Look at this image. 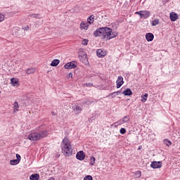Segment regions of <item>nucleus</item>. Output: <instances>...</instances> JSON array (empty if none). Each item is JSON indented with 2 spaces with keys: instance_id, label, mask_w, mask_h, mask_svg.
Segmentation results:
<instances>
[{
  "instance_id": "f257e3e1",
  "label": "nucleus",
  "mask_w": 180,
  "mask_h": 180,
  "mask_svg": "<svg viewBox=\"0 0 180 180\" xmlns=\"http://www.w3.org/2000/svg\"><path fill=\"white\" fill-rule=\"evenodd\" d=\"M94 37H101V36H103L104 39H107V40H110V39H115V37L117 36V32H112V29L108 27H100L94 31Z\"/></svg>"
},
{
  "instance_id": "f03ea898",
  "label": "nucleus",
  "mask_w": 180,
  "mask_h": 180,
  "mask_svg": "<svg viewBox=\"0 0 180 180\" xmlns=\"http://www.w3.org/2000/svg\"><path fill=\"white\" fill-rule=\"evenodd\" d=\"M62 153L65 155V157H70L72 154V147L68 138L63 139L62 143Z\"/></svg>"
},
{
  "instance_id": "7ed1b4c3",
  "label": "nucleus",
  "mask_w": 180,
  "mask_h": 180,
  "mask_svg": "<svg viewBox=\"0 0 180 180\" xmlns=\"http://www.w3.org/2000/svg\"><path fill=\"white\" fill-rule=\"evenodd\" d=\"M47 136V131H40L39 132H33L28 135L27 139L31 141H37Z\"/></svg>"
},
{
  "instance_id": "20e7f679",
  "label": "nucleus",
  "mask_w": 180,
  "mask_h": 180,
  "mask_svg": "<svg viewBox=\"0 0 180 180\" xmlns=\"http://www.w3.org/2000/svg\"><path fill=\"white\" fill-rule=\"evenodd\" d=\"M151 168H153V169H155L157 168H161L162 167V163L161 161H153L152 162L150 165Z\"/></svg>"
},
{
  "instance_id": "39448f33",
  "label": "nucleus",
  "mask_w": 180,
  "mask_h": 180,
  "mask_svg": "<svg viewBox=\"0 0 180 180\" xmlns=\"http://www.w3.org/2000/svg\"><path fill=\"white\" fill-rule=\"evenodd\" d=\"M76 68L77 65H75V63H74V62H69L64 65V68H65V70H72V68Z\"/></svg>"
},
{
  "instance_id": "423d86ee",
  "label": "nucleus",
  "mask_w": 180,
  "mask_h": 180,
  "mask_svg": "<svg viewBox=\"0 0 180 180\" xmlns=\"http://www.w3.org/2000/svg\"><path fill=\"white\" fill-rule=\"evenodd\" d=\"M96 53H97L98 57H100L102 58L105 57V56H106L107 52H106V50H105V49H98L96 51Z\"/></svg>"
},
{
  "instance_id": "0eeeda50",
  "label": "nucleus",
  "mask_w": 180,
  "mask_h": 180,
  "mask_svg": "<svg viewBox=\"0 0 180 180\" xmlns=\"http://www.w3.org/2000/svg\"><path fill=\"white\" fill-rule=\"evenodd\" d=\"M150 15H151L150 11H142V13L141 14V19H147V18H150Z\"/></svg>"
},
{
  "instance_id": "6e6552de",
  "label": "nucleus",
  "mask_w": 180,
  "mask_h": 180,
  "mask_svg": "<svg viewBox=\"0 0 180 180\" xmlns=\"http://www.w3.org/2000/svg\"><path fill=\"white\" fill-rule=\"evenodd\" d=\"M116 84H117V89L120 88V86H122V85L124 84V82L123 81V77L119 76L117 79Z\"/></svg>"
},
{
  "instance_id": "1a4fd4ad",
  "label": "nucleus",
  "mask_w": 180,
  "mask_h": 180,
  "mask_svg": "<svg viewBox=\"0 0 180 180\" xmlns=\"http://www.w3.org/2000/svg\"><path fill=\"white\" fill-rule=\"evenodd\" d=\"M169 18H170V20H172V22H175V20H177V19H178V14L172 12L170 13Z\"/></svg>"
},
{
  "instance_id": "9d476101",
  "label": "nucleus",
  "mask_w": 180,
  "mask_h": 180,
  "mask_svg": "<svg viewBox=\"0 0 180 180\" xmlns=\"http://www.w3.org/2000/svg\"><path fill=\"white\" fill-rule=\"evenodd\" d=\"M146 39L147 41H153L154 40V34L153 33H147L146 34Z\"/></svg>"
},
{
  "instance_id": "9b49d317",
  "label": "nucleus",
  "mask_w": 180,
  "mask_h": 180,
  "mask_svg": "<svg viewBox=\"0 0 180 180\" xmlns=\"http://www.w3.org/2000/svg\"><path fill=\"white\" fill-rule=\"evenodd\" d=\"M72 109H73V112H75V113H76L77 115H78V113H81L82 110V108H81V107L78 105L73 106Z\"/></svg>"
},
{
  "instance_id": "f8f14e48",
  "label": "nucleus",
  "mask_w": 180,
  "mask_h": 180,
  "mask_svg": "<svg viewBox=\"0 0 180 180\" xmlns=\"http://www.w3.org/2000/svg\"><path fill=\"white\" fill-rule=\"evenodd\" d=\"M122 94L124 95V96H130L133 95V91H131V89H127L122 92Z\"/></svg>"
},
{
  "instance_id": "ddd939ff",
  "label": "nucleus",
  "mask_w": 180,
  "mask_h": 180,
  "mask_svg": "<svg viewBox=\"0 0 180 180\" xmlns=\"http://www.w3.org/2000/svg\"><path fill=\"white\" fill-rule=\"evenodd\" d=\"M36 72V68H30L25 70V73L28 75H30V74H34Z\"/></svg>"
},
{
  "instance_id": "4468645a",
  "label": "nucleus",
  "mask_w": 180,
  "mask_h": 180,
  "mask_svg": "<svg viewBox=\"0 0 180 180\" xmlns=\"http://www.w3.org/2000/svg\"><path fill=\"white\" fill-rule=\"evenodd\" d=\"M85 153L82 150L79 151L76 155V158H85Z\"/></svg>"
},
{
  "instance_id": "2eb2a0df",
  "label": "nucleus",
  "mask_w": 180,
  "mask_h": 180,
  "mask_svg": "<svg viewBox=\"0 0 180 180\" xmlns=\"http://www.w3.org/2000/svg\"><path fill=\"white\" fill-rule=\"evenodd\" d=\"M20 162V158H17L15 160H10L11 165H18Z\"/></svg>"
},
{
  "instance_id": "dca6fc26",
  "label": "nucleus",
  "mask_w": 180,
  "mask_h": 180,
  "mask_svg": "<svg viewBox=\"0 0 180 180\" xmlns=\"http://www.w3.org/2000/svg\"><path fill=\"white\" fill-rule=\"evenodd\" d=\"M95 15H90L88 18H87V22L88 23H89V25H92V23H94V22L95 21Z\"/></svg>"
},
{
  "instance_id": "f3484780",
  "label": "nucleus",
  "mask_w": 180,
  "mask_h": 180,
  "mask_svg": "<svg viewBox=\"0 0 180 180\" xmlns=\"http://www.w3.org/2000/svg\"><path fill=\"white\" fill-rule=\"evenodd\" d=\"M88 27H89V25H88V24H85L84 22H82L80 24V29L82 30H88Z\"/></svg>"
},
{
  "instance_id": "a211bd4d",
  "label": "nucleus",
  "mask_w": 180,
  "mask_h": 180,
  "mask_svg": "<svg viewBox=\"0 0 180 180\" xmlns=\"http://www.w3.org/2000/svg\"><path fill=\"white\" fill-rule=\"evenodd\" d=\"M58 64H60V60L54 59L53 60H52V62L51 63V67H57V65H58Z\"/></svg>"
},
{
  "instance_id": "6ab92c4d",
  "label": "nucleus",
  "mask_w": 180,
  "mask_h": 180,
  "mask_svg": "<svg viewBox=\"0 0 180 180\" xmlns=\"http://www.w3.org/2000/svg\"><path fill=\"white\" fill-rule=\"evenodd\" d=\"M40 178V176L39 175V174H32L30 176V180H39Z\"/></svg>"
},
{
  "instance_id": "aec40b11",
  "label": "nucleus",
  "mask_w": 180,
  "mask_h": 180,
  "mask_svg": "<svg viewBox=\"0 0 180 180\" xmlns=\"http://www.w3.org/2000/svg\"><path fill=\"white\" fill-rule=\"evenodd\" d=\"M11 82L13 86H16L19 85V81H18V79H16L15 78H11Z\"/></svg>"
},
{
  "instance_id": "412c9836",
  "label": "nucleus",
  "mask_w": 180,
  "mask_h": 180,
  "mask_svg": "<svg viewBox=\"0 0 180 180\" xmlns=\"http://www.w3.org/2000/svg\"><path fill=\"white\" fill-rule=\"evenodd\" d=\"M124 122H123V120H120L117 122H115L114 124H113V126H115V127H117V126H120V124H124Z\"/></svg>"
},
{
  "instance_id": "4be33fe9",
  "label": "nucleus",
  "mask_w": 180,
  "mask_h": 180,
  "mask_svg": "<svg viewBox=\"0 0 180 180\" xmlns=\"http://www.w3.org/2000/svg\"><path fill=\"white\" fill-rule=\"evenodd\" d=\"M13 109L14 112H19V104L18 103V101H15L13 103Z\"/></svg>"
},
{
  "instance_id": "5701e85b",
  "label": "nucleus",
  "mask_w": 180,
  "mask_h": 180,
  "mask_svg": "<svg viewBox=\"0 0 180 180\" xmlns=\"http://www.w3.org/2000/svg\"><path fill=\"white\" fill-rule=\"evenodd\" d=\"M160 24V20L158 19H155L151 22L152 26H157V25Z\"/></svg>"
},
{
  "instance_id": "b1692460",
  "label": "nucleus",
  "mask_w": 180,
  "mask_h": 180,
  "mask_svg": "<svg viewBox=\"0 0 180 180\" xmlns=\"http://www.w3.org/2000/svg\"><path fill=\"white\" fill-rule=\"evenodd\" d=\"M82 103L83 105H91V103H92V101L88 100V99H84Z\"/></svg>"
},
{
  "instance_id": "393cba45",
  "label": "nucleus",
  "mask_w": 180,
  "mask_h": 180,
  "mask_svg": "<svg viewBox=\"0 0 180 180\" xmlns=\"http://www.w3.org/2000/svg\"><path fill=\"white\" fill-rule=\"evenodd\" d=\"M141 98L143 100H141V102H146L147 101V98H148V94H145L143 96H141Z\"/></svg>"
},
{
  "instance_id": "a878e982",
  "label": "nucleus",
  "mask_w": 180,
  "mask_h": 180,
  "mask_svg": "<svg viewBox=\"0 0 180 180\" xmlns=\"http://www.w3.org/2000/svg\"><path fill=\"white\" fill-rule=\"evenodd\" d=\"M164 143H165V144H166V146H167V147H169V146H171V144H172V142H171V141H169L168 139H165Z\"/></svg>"
},
{
  "instance_id": "bb28decb",
  "label": "nucleus",
  "mask_w": 180,
  "mask_h": 180,
  "mask_svg": "<svg viewBox=\"0 0 180 180\" xmlns=\"http://www.w3.org/2000/svg\"><path fill=\"white\" fill-rule=\"evenodd\" d=\"M129 120H130V117L129 116H125L122 119V122H124V123H127Z\"/></svg>"
},
{
  "instance_id": "cd10ccee",
  "label": "nucleus",
  "mask_w": 180,
  "mask_h": 180,
  "mask_svg": "<svg viewBox=\"0 0 180 180\" xmlns=\"http://www.w3.org/2000/svg\"><path fill=\"white\" fill-rule=\"evenodd\" d=\"M30 16L31 18H34L35 19H39L40 18V14H31Z\"/></svg>"
},
{
  "instance_id": "c85d7f7f",
  "label": "nucleus",
  "mask_w": 180,
  "mask_h": 180,
  "mask_svg": "<svg viewBox=\"0 0 180 180\" xmlns=\"http://www.w3.org/2000/svg\"><path fill=\"white\" fill-rule=\"evenodd\" d=\"M89 42V40L86 39H84L82 41V44L84 45V46H88V43Z\"/></svg>"
},
{
  "instance_id": "c756f323",
  "label": "nucleus",
  "mask_w": 180,
  "mask_h": 180,
  "mask_svg": "<svg viewBox=\"0 0 180 180\" xmlns=\"http://www.w3.org/2000/svg\"><path fill=\"white\" fill-rule=\"evenodd\" d=\"M84 180H93L92 176L87 175L84 178Z\"/></svg>"
},
{
  "instance_id": "7c9ffc66",
  "label": "nucleus",
  "mask_w": 180,
  "mask_h": 180,
  "mask_svg": "<svg viewBox=\"0 0 180 180\" xmlns=\"http://www.w3.org/2000/svg\"><path fill=\"white\" fill-rule=\"evenodd\" d=\"M4 20H5V15H4V14L0 13V22H4Z\"/></svg>"
},
{
  "instance_id": "2f4dec72",
  "label": "nucleus",
  "mask_w": 180,
  "mask_h": 180,
  "mask_svg": "<svg viewBox=\"0 0 180 180\" xmlns=\"http://www.w3.org/2000/svg\"><path fill=\"white\" fill-rule=\"evenodd\" d=\"M89 165H95V158H91L90 159Z\"/></svg>"
},
{
  "instance_id": "473e14b6",
  "label": "nucleus",
  "mask_w": 180,
  "mask_h": 180,
  "mask_svg": "<svg viewBox=\"0 0 180 180\" xmlns=\"http://www.w3.org/2000/svg\"><path fill=\"white\" fill-rule=\"evenodd\" d=\"M120 132L121 134H126V129L124 128H121L120 130Z\"/></svg>"
},
{
  "instance_id": "72a5a7b5",
  "label": "nucleus",
  "mask_w": 180,
  "mask_h": 180,
  "mask_svg": "<svg viewBox=\"0 0 180 180\" xmlns=\"http://www.w3.org/2000/svg\"><path fill=\"white\" fill-rule=\"evenodd\" d=\"M136 175L137 178H140V176H141V171H137L136 172Z\"/></svg>"
},
{
  "instance_id": "f704fd0d",
  "label": "nucleus",
  "mask_w": 180,
  "mask_h": 180,
  "mask_svg": "<svg viewBox=\"0 0 180 180\" xmlns=\"http://www.w3.org/2000/svg\"><path fill=\"white\" fill-rule=\"evenodd\" d=\"M109 96H111L112 98H116L117 94H116L115 92H113V93H112V94H109Z\"/></svg>"
},
{
  "instance_id": "c9c22d12",
  "label": "nucleus",
  "mask_w": 180,
  "mask_h": 180,
  "mask_svg": "<svg viewBox=\"0 0 180 180\" xmlns=\"http://www.w3.org/2000/svg\"><path fill=\"white\" fill-rule=\"evenodd\" d=\"M15 156L16 157V158H20V155L13 153L12 157L15 158Z\"/></svg>"
},
{
  "instance_id": "e433bc0d",
  "label": "nucleus",
  "mask_w": 180,
  "mask_h": 180,
  "mask_svg": "<svg viewBox=\"0 0 180 180\" xmlns=\"http://www.w3.org/2000/svg\"><path fill=\"white\" fill-rule=\"evenodd\" d=\"M141 13H142V11H136L135 13L136 15H139L140 18H141Z\"/></svg>"
},
{
  "instance_id": "4c0bfd02",
  "label": "nucleus",
  "mask_w": 180,
  "mask_h": 180,
  "mask_svg": "<svg viewBox=\"0 0 180 180\" xmlns=\"http://www.w3.org/2000/svg\"><path fill=\"white\" fill-rule=\"evenodd\" d=\"M68 78H72V73L70 72V73L68 75Z\"/></svg>"
},
{
  "instance_id": "58836bf2",
  "label": "nucleus",
  "mask_w": 180,
  "mask_h": 180,
  "mask_svg": "<svg viewBox=\"0 0 180 180\" xmlns=\"http://www.w3.org/2000/svg\"><path fill=\"white\" fill-rule=\"evenodd\" d=\"M24 30H29V26L22 28Z\"/></svg>"
},
{
  "instance_id": "ea45409f",
  "label": "nucleus",
  "mask_w": 180,
  "mask_h": 180,
  "mask_svg": "<svg viewBox=\"0 0 180 180\" xmlns=\"http://www.w3.org/2000/svg\"><path fill=\"white\" fill-rule=\"evenodd\" d=\"M85 85H86V86H92V84H91V83L86 84Z\"/></svg>"
},
{
  "instance_id": "a19ab883",
  "label": "nucleus",
  "mask_w": 180,
  "mask_h": 180,
  "mask_svg": "<svg viewBox=\"0 0 180 180\" xmlns=\"http://www.w3.org/2000/svg\"><path fill=\"white\" fill-rule=\"evenodd\" d=\"M120 91H115V94H116V95L117 96V95H120Z\"/></svg>"
},
{
  "instance_id": "79ce46f5",
  "label": "nucleus",
  "mask_w": 180,
  "mask_h": 180,
  "mask_svg": "<svg viewBox=\"0 0 180 180\" xmlns=\"http://www.w3.org/2000/svg\"><path fill=\"white\" fill-rule=\"evenodd\" d=\"M141 148H143V146H139V148H138V150H141Z\"/></svg>"
},
{
  "instance_id": "37998d69",
  "label": "nucleus",
  "mask_w": 180,
  "mask_h": 180,
  "mask_svg": "<svg viewBox=\"0 0 180 180\" xmlns=\"http://www.w3.org/2000/svg\"><path fill=\"white\" fill-rule=\"evenodd\" d=\"M77 160H79V161H84V158H78Z\"/></svg>"
},
{
  "instance_id": "c03bdc74",
  "label": "nucleus",
  "mask_w": 180,
  "mask_h": 180,
  "mask_svg": "<svg viewBox=\"0 0 180 180\" xmlns=\"http://www.w3.org/2000/svg\"><path fill=\"white\" fill-rule=\"evenodd\" d=\"M83 58H86V54H84Z\"/></svg>"
},
{
  "instance_id": "a18cd8bd",
  "label": "nucleus",
  "mask_w": 180,
  "mask_h": 180,
  "mask_svg": "<svg viewBox=\"0 0 180 180\" xmlns=\"http://www.w3.org/2000/svg\"><path fill=\"white\" fill-rule=\"evenodd\" d=\"M13 30H16V28H13Z\"/></svg>"
},
{
  "instance_id": "49530a36",
  "label": "nucleus",
  "mask_w": 180,
  "mask_h": 180,
  "mask_svg": "<svg viewBox=\"0 0 180 180\" xmlns=\"http://www.w3.org/2000/svg\"><path fill=\"white\" fill-rule=\"evenodd\" d=\"M168 1H169V0H166L167 2H168Z\"/></svg>"
},
{
  "instance_id": "de8ad7c7",
  "label": "nucleus",
  "mask_w": 180,
  "mask_h": 180,
  "mask_svg": "<svg viewBox=\"0 0 180 180\" xmlns=\"http://www.w3.org/2000/svg\"><path fill=\"white\" fill-rule=\"evenodd\" d=\"M92 158H95V157H92Z\"/></svg>"
}]
</instances>
